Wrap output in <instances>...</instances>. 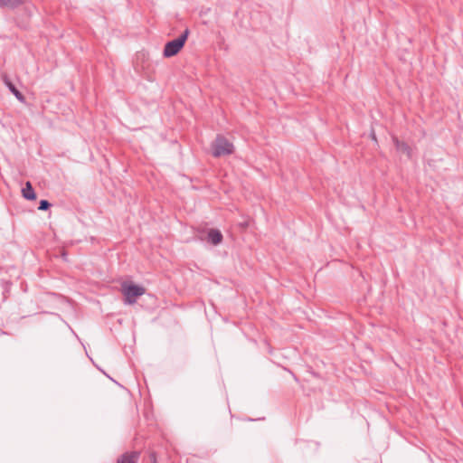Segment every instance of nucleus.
<instances>
[{
	"label": "nucleus",
	"mask_w": 463,
	"mask_h": 463,
	"mask_svg": "<svg viewBox=\"0 0 463 463\" xmlns=\"http://www.w3.org/2000/svg\"><path fill=\"white\" fill-rule=\"evenodd\" d=\"M393 142L398 152L411 157V150L406 143L400 141L397 137H393Z\"/></svg>",
	"instance_id": "423d86ee"
},
{
	"label": "nucleus",
	"mask_w": 463,
	"mask_h": 463,
	"mask_svg": "<svg viewBox=\"0 0 463 463\" xmlns=\"http://www.w3.org/2000/svg\"><path fill=\"white\" fill-rule=\"evenodd\" d=\"M222 240V234L219 230L211 229L207 233V241L213 245L221 243Z\"/></svg>",
	"instance_id": "39448f33"
},
{
	"label": "nucleus",
	"mask_w": 463,
	"mask_h": 463,
	"mask_svg": "<svg viewBox=\"0 0 463 463\" xmlns=\"http://www.w3.org/2000/svg\"><path fill=\"white\" fill-rule=\"evenodd\" d=\"M23 196L27 200H34L36 194L30 182H26L24 187L22 189Z\"/></svg>",
	"instance_id": "0eeeda50"
},
{
	"label": "nucleus",
	"mask_w": 463,
	"mask_h": 463,
	"mask_svg": "<svg viewBox=\"0 0 463 463\" xmlns=\"http://www.w3.org/2000/svg\"><path fill=\"white\" fill-rule=\"evenodd\" d=\"M233 148L232 143L221 135H218L212 144V153L214 157L231 155L233 152Z\"/></svg>",
	"instance_id": "f03ea898"
},
{
	"label": "nucleus",
	"mask_w": 463,
	"mask_h": 463,
	"mask_svg": "<svg viewBox=\"0 0 463 463\" xmlns=\"http://www.w3.org/2000/svg\"><path fill=\"white\" fill-rule=\"evenodd\" d=\"M138 457L139 453L137 452L126 453L118 459V463H137Z\"/></svg>",
	"instance_id": "6e6552de"
},
{
	"label": "nucleus",
	"mask_w": 463,
	"mask_h": 463,
	"mask_svg": "<svg viewBox=\"0 0 463 463\" xmlns=\"http://www.w3.org/2000/svg\"><path fill=\"white\" fill-rule=\"evenodd\" d=\"M122 293L124 295V302L128 305L136 303L137 298L145 294V288L137 285H122Z\"/></svg>",
	"instance_id": "7ed1b4c3"
},
{
	"label": "nucleus",
	"mask_w": 463,
	"mask_h": 463,
	"mask_svg": "<svg viewBox=\"0 0 463 463\" xmlns=\"http://www.w3.org/2000/svg\"><path fill=\"white\" fill-rule=\"evenodd\" d=\"M26 0H0V6L16 7L24 4Z\"/></svg>",
	"instance_id": "1a4fd4ad"
},
{
	"label": "nucleus",
	"mask_w": 463,
	"mask_h": 463,
	"mask_svg": "<svg viewBox=\"0 0 463 463\" xmlns=\"http://www.w3.org/2000/svg\"><path fill=\"white\" fill-rule=\"evenodd\" d=\"M3 81L5 85L8 88V90L14 95V97L22 103H25V98L22 94V92L14 86V84L10 80L7 75L3 76Z\"/></svg>",
	"instance_id": "20e7f679"
},
{
	"label": "nucleus",
	"mask_w": 463,
	"mask_h": 463,
	"mask_svg": "<svg viewBox=\"0 0 463 463\" xmlns=\"http://www.w3.org/2000/svg\"><path fill=\"white\" fill-rule=\"evenodd\" d=\"M51 207V203L47 200H41L39 203L38 209L41 211H46Z\"/></svg>",
	"instance_id": "9d476101"
},
{
	"label": "nucleus",
	"mask_w": 463,
	"mask_h": 463,
	"mask_svg": "<svg viewBox=\"0 0 463 463\" xmlns=\"http://www.w3.org/2000/svg\"><path fill=\"white\" fill-rule=\"evenodd\" d=\"M189 33V29H185L178 38L167 42L163 52L164 57L170 58L176 55L184 47Z\"/></svg>",
	"instance_id": "f257e3e1"
}]
</instances>
